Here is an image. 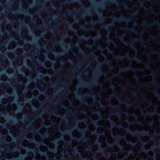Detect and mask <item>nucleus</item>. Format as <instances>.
Listing matches in <instances>:
<instances>
[{
  "instance_id": "1",
  "label": "nucleus",
  "mask_w": 160,
  "mask_h": 160,
  "mask_svg": "<svg viewBox=\"0 0 160 160\" xmlns=\"http://www.w3.org/2000/svg\"><path fill=\"white\" fill-rule=\"evenodd\" d=\"M114 57L118 60H122L126 58L128 61H136L140 63H143L144 61L143 59L139 58L138 55H135L133 56H131L129 54H125L123 56H119L115 55Z\"/></svg>"
},
{
  "instance_id": "2",
  "label": "nucleus",
  "mask_w": 160,
  "mask_h": 160,
  "mask_svg": "<svg viewBox=\"0 0 160 160\" xmlns=\"http://www.w3.org/2000/svg\"><path fill=\"white\" fill-rule=\"evenodd\" d=\"M118 38L121 41L122 43L124 45L130 47L131 49L135 51H137L138 49L134 45V44L137 41H141L142 40L141 38L140 37L137 39H134L132 40L131 42H130L125 40L123 35L118 37Z\"/></svg>"
},
{
  "instance_id": "3",
  "label": "nucleus",
  "mask_w": 160,
  "mask_h": 160,
  "mask_svg": "<svg viewBox=\"0 0 160 160\" xmlns=\"http://www.w3.org/2000/svg\"><path fill=\"white\" fill-rule=\"evenodd\" d=\"M91 56L93 57L94 58L98 61L96 62L95 61L93 60L92 61V63L96 64L98 65H102L104 63L108 64L110 63L111 61V59L108 58L106 55H105V56L106 57V58L104 59V60L101 61H99L98 56V55L96 53H92L91 55Z\"/></svg>"
},
{
  "instance_id": "4",
  "label": "nucleus",
  "mask_w": 160,
  "mask_h": 160,
  "mask_svg": "<svg viewBox=\"0 0 160 160\" xmlns=\"http://www.w3.org/2000/svg\"><path fill=\"white\" fill-rule=\"evenodd\" d=\"M139 12V10L138 9H137V11L132 14V17L130 18H127L124 17H122L120 18H118L116 16H114L112 18V19L115 21L118 22H122V21L126 22H128L129 21H131L132 20V18H134L136 16V15Z\"/></svg>"
},
{
  "instance_id": "5",
  "label": "nucleus",
  "mask_w": 160,
  "mask_h": 160,
  "mask_svg": "<svg viewBox=\"0 0 160 160\" xmlns=\"http://www.w3.org/2000/svg\"><path fill=\"white\" fill-rule=\"evenodd\" d=\"M78 151L80 153L82 157L83 158H85L87 156V158L88 160H92V158L91 155V154L88 156V152H87L84 151L83 148L82 146H78Z\"/></svg>"
},
{
  "instance_id": "6",
  "label": "nucleus",
  "mask_w": 160,
  "mask_h": 160,
  "mask_svg": "<svg viewBox=\"0 0 160 160\" xmlns=\"http://www.w3.org/2000/svg\"><path fill=\"white\" fill-rule=\"evenodd\" d=\"M112 132L114 135H115L117 134L122 135L125 133V131H124L122 128H118L116 127H113L112 129Z\"/></svg>"
},
{
  "instance_id": "7",
  "label": "nucleus",
  "mask_w": 160,
  "mask_h": 160,
  "mask_svg": "<svg viewBox=\"0 0 160 160\" xmlns=\"http://www.w3.org/2000/svg\"><path fill=\"white\" fill-rule=\"evenodd\" d=\"M136 129L138 131H141L143 129L146 131H149L151 129V127L147 124H145L143 127L140 124L136 125Z\"/></svg>"
},
{
  "instance_id": "8",
  "label": "nucleus",
  "mask_w": 160,
  "mask_h": 160,
  "mask_svg": "<svg viewBox=\"0 0 160 160\" xmlns=\"http://www.w3.org/2000/svg\"><path fill=\"white\" fill-rule=\"evenodd\" d=\"M126 138L128 141L133 143L136 142L138 140V139L135 136H132L131 134L130 133H128L126 134Z\"/></svg>"
},
{
  "instance_id": "9",
  "label": "nucleus",
  "mask_w": 160,
  "mask_h": 160,
  "mask_svg": "<svg viewBox=\"0 0 160 160\" xmlns=\"http://www.w3.org/2000/svg\"><path fill=\"white\" fill-rule=\"evenodd\" d=\"M72 61V60L71 58V62ZM71 70H134V69H74L72 68V67L71 66Z\"/></svg>"
},
{
  "instance_id": "10",
  "label": "nucleus",
  "mask_w": 160,
  "mask_h": 160,
  "mask_svg": "<svg viewBox=\"0 0 160 160\" xmlns=\"http://www.w3.org/2000/svg\"><path fill=\"white\" fill-rule=\"evenodd\" d=\"M105 136L106 137L107 141L110 144L112 143L113 142V139L112 137L111 136V133L109 130H107L105 131Z\"/></svg>"
},
{
  "instance_id": "11",
  "label": "nucleus",
  "mask_w": 160,
  "mask_h": 160,
  "mask_svg": "<svg viewBox=\"0 0 160 160\" xmlns=\"http://www.w3.org/2000/svg\"><path fill=\"white\" fill-rule=\"evenodd\" d=\"M147 98L148 99H152V101L153 102L157 103L158 101V98L157 97H155L154 96V94L153 92H149L147 95Z\"/></svg>"
},
{
  "instance_id": "12",
  "label": "nucleus",
  "mask_w": 160,
  "mask_h": 160,
  "mask_svg": "<svg viewBox=\"0 0 160 160\" xmlns=\"http://www.w3.org/2000/svg\"><path fill=\"white\" fill-rule=\"evenodd\" d=\"M71 83H72L71 84V92H72L76 90L75 86L78 83V81L76 78H75L72 82L71 81Z\"/></svg>"
},
{
  "instance_id": "13",
  "label": "nucleus",
  "mask_w": 160,
  "mask_h": 160,
  "mask_svg": "<svg viewBox=\"0 0 160 160\" xmlns=\"http://www.w3.org/2000/svg\"><path fill=\"white\" fill-rule=\"evenodd\" d=\"M134 114L137 116H138V120L140 122H142L143 120V117L142 116H140L141 113V111L139 109H136L134 111Z\"/></svg>"
},
{
  "instance_id": "14",
  "label": "nucleus",
  "mask_w": 160,
  "mask_h": 160,
  "mask_svg": "<svg viewBox=\"0 0 160 160\" xmlns=\"http://www.w3.org/2000/svg\"><path fill=\"white\" fill-rule=\"evenodd\" d=\"M91 108L85 104H83L81 107L82 110L86 112L88 115L91 114Z\"/></svg>"
},
{
  "instance_id": "15",
  "label": "nucleus",
  "mask_w": 160,
  "mask_h": 160,
  "mask_svg": "<svg viewBox=\"0 0 160 160\" xmlns=\"http://www.w3.org/2000/svg\"><path fill=\"white\" fill-rule=\"evenodd\" d=\"M113 93L112 89L111 88H108L106 92L102 93L101 94L102 96L103 97L107 98L108 95H112Z\"/></svg>"
},
{
  "instance_id": "16",
  "label": "nucleus",
  "mask_w": 160,
  "mask_h": 160,
  "mask_svg": "<svg viewBox=\"0 0 160 160\" xmlns=\"http://www.w3.org/2000/svg\"><path fill=\"white\" fill-rule=\"evenodd\" d=\"M153 119L154 121V125L155 126H158L159 125V122L158 120L159 119V116L157 114L154 115L153 116Z\"/></svg>"
},
{
  "instance_id": "17",
  "label": "nucleus",
  "mask_w": 160,
  "mask_h": 160,
  "mask_svg": "<svg viewBox=\"0 0 160 160\" xmlns=\"http://www.w3.org/2000/svg\"><path fill=\"white\" fill-rule=\"evenodd\" d=\"M160 24V22L159 21H153L152 23H147L145 24V26L146 27H150L154 25H158Z\"/></svg>"
},
{
  "instance_id": "18",
  "label": "nucleus",
  "mask_w": 160,
  "mask_h": 160,
  "mask_svg": "<svg viewBox=\"0 0 160 160\" xmlns=\"http://www.w3.org/2000/svg\"><path fill=\"white\" fill-rule=\"evenodd\" d=\"M98 124L99 126H103L104 125L105 126H109L110 125V123L108 121H104L103 120H99L98 122Z\"/></svg>"
},
{
  "instance_id": "19",
  "label": "nucleus",
  "mask_w": 160,
  "mask_h": 160,
  "mask_svg": "<svg viewBox=\"0 0 160 160\" xmlns=\"http://www.w3.org/2000/svg\"><path fill=\"white\" fill-rule=\"evenodd\" d=\"M72 134L73 136L77 139H79L81 137V133L78 130L73 131Z\"/></svg>"
},
{
  "instance_id": "20",
  "label": "nucleus",
  "mask_w": 160,
  "mask_h": 160,
  "mask_svg": "<svg viewBox=\"0 0 160 160\" xmlns=\"http://www.w3.org/2000/svg\"><path fill=\"white\" fill-rule=\"evenodd\" d=\"M124 81V80L120 79L118 76L114 77L112 79V82L113 83L116 82H120Z\"/></svg>"
},
{
  "instance_id": "21",
  "label": "nucleus",
  "mask_w": 160,
  "mask_h": 160,
  "mask_svg": "<svg viewBox=\"0 0 160 160\" xmlns=\"http://www.w3.org/2000/svg\"><path fill=\"white\" fill-rule=\"evenodd\" d=\"M79 91L83 94H84L88 92L89 91V89L87 88H79Z\"/></svg>"
},
{
  "instance_id": "22",
  "label": "nucleus",
  "mask_w": 160,
  "mask_h": 160,
  "mask_svg": "<svg viewBox=\"0 0 160 160\" xmlns=\"http://www.w3.org/2000/svg\"><path fill=\"white\" fill-rule=\"evenodd\" d=\"M97 138V137L96 135L93 134L91 135V136L89 138L90 139V143L91 144H93L94 142L96 140Z\"/></svg>"
},
{
  "instance_id": "23",
  "label": "nucleus",
  "mask_w": 160,
  "mask_h": 160,
  "mask_svg": "<svg viewBox=\"0 0 160 160\" xmlns=\"http://www.w3.org/2000/svg\"><path fill=\"white\" fill-rule=\"evenodd\" d=\"M152 79V77L151 75H149L146 76L142 80V81L143 82L147 81H151Z\"/></svg>"
},
{
  "instance_id": "24",
  "label": "nucleus",
  "mask_w": 160,
  "mask_h": 160,
  "mask_svg": "<svg viewBox=\"0 0 160 160\" xmlns=\"http://www.w3.org/2000/svg\"><path fill=\"white\" fill-rule=\"evenodd\" d=\"M109 110V108L108 107H107L106 108V110L104 112H103V110L102 109H100V112L101 113L102 117H103V116L105 115H107Z\"/></svg>"
},
{
  "instance_id": "25",
  "label": "nucleus",
  "mask_w": 160,
  "mask_h": 160,
  "mask_svg": "<svg viewBox=\"0 0 160 160\" xmlns=\"http://www.w3.org/2000/svg\"><path fill=\"white\" fill-rule=\"evenodd\" d=\"M111 103L113 105H117L118 104L119 102L116 98L113 97L111 99Z\"/></svg>"
},
{
  "instance_id": "26",
  "label": "nucleus",
  "mask_w": 160,
  "mask_h": 160,
  "mask_svg": "<svg viewBox=\"0 0 160 160\" xmlns=\"http://www.w3.org/2000/svg\"><path fill=\"white\" fill-rule=\"evenodd\" d=\"M150 139L148 136L145 135L143 136L141 138L142 141L144 142H146L148 141Z\"/></svg>"
},
{
  "instance_id": "27",
  "label": "nucleus",
  "mask_w": 160,
  "mask_h": 160,
  "mask_svg": "<svg viewBox=\"0 0 160 160\" xmlns=\"http://www.w3.org/2000/svg\"><path fill=\"white\" fill-rule=\"evenodd\" d=\"M99 49L103 50L106 51L107 52L110 54H112L113 53L112 51L109 48H107L104 49L103 48H102V47H100L99 48Z\"/></svg>"
},
{
  "instance_id": "28",
  "label": "nucleus",
  "mask_w": 160,
  "mask_h": 160,
  "mask_svg": "<svg viewBox=\"0 0 160 160\" xmlns=\"http://www.w3.org/2000/svg\"><path fill=\"white\" fill-rule=\"evenodd\" d=\"M125 149L127 151L130 150L132 148V145L129 144H126L124 146Z\"/></svg>"
},
{
  "instance_id": "29",
  "label": "nucleus",
  "mask_w": 160,
  "mask_h": 160,
  "mask_svg": "<svg viewBox=\"0 0 160 160\" xmlns=\"http://www.w3.org/2000/svg\"><path fill=\"white\" fill-rule=\"evenodd\" d=\"M80 103V101L78 99L75 100L73 102V104L75 106H78Z\"/></svg>"
},
{
  "instance_id": "30",
  "label": "nucleus",
  "mask_w": 160,
  "mask_h": 160,
  "mask_svg": "<svg viewBox=\"0 0 160 160\" xmlns=\"http://www.w3.org/2000/svg\"><path fill=\"white\" fill-rule=\"evenodd\" d=\"M78 144V141L75 139H73L71 143V145L73 147H74L76 146Z\"/></svg>"
},
{
  "instance_id": "31",
  "label": "nucleus",
  "mask_w": 160,
  "mask_h": 160,
  "mask_svg": "<svg viewBox=\"0 0 160 160\" xmlns=\"http://www.w3.org/2000/svg\"><path fill=\"white\" fill-rule=\"evenodd\" d=\"M88 128L91 131H94L95 129V126L92 123L90 124L88 126Z\"/></svg>"
},
{
  "instance_id": "32",
  "label": "nucleus",
  "mask_w": 160,
  "mask_h": 160,
  "mask_svg": "<svg viewBox=\"0 0 160 160\" xmlns=\"http://www.w3.org/2000/svg\"><path fill=\"white\" fill-rule=\"evenodd\" d=\"M98 140L99 142L101 143L103 142H105V137L103 135H101L99 136Z\"/></svg>"
},
{
  "instance_id": "33",
  "label": "nucleus",
  "mask_w": 160,
  "mask_h": 160,
  "mask_svg": "<svg viewBox=\"0 0 160 160\" xmlns=\"http://www.w3.org/2000/svg\"><path fill=\"white\" fill-rule=\"evenodd\" d=\"M117 159V155L115 153L111 154L109 158V160H116Z\"/></svg>"
},
{
  "instance_id": "34",
  "label": "nucleus",
  "mask_w": 160,
  "mask_h": 160,
  "mask_svg": "<svg viewBox=\"0 0 160 160\" xmlns=\"http://www.w3.org/2000/svg\"><path fill=\"white\" fill-rule=\"evenodd\" d=\"M98 148V145L96 144H94L92 146V152H95L96 151Z\"/></svg>"
},
{
  "instance_id": "35",
  "label": "nucleus",
  "mask_w": 160,
  "mask_h": 160,
  "mask_svg": "<svg viewBox=\"0 0 160 160\" xmlns=\"http://www.w3.org/2000/svg\"><path fill=\"white\" fill-rule=\"evenodd\" d=\"M100 90V88L99 86H94V88L92 89V91L94 93H96L98 92Z\"/></svg>"
},
{
  "instance_id": "36",
  "label": "nucleus",
  "mask_w": 160,
  "mask_h": 160,
  "mask_svg": "<svg viewBox=\"0 0 160 160\" xmlns=\"http://www.w3.org/2000/svg\"><path fill=\"white\" fill-rule=\"evenodd\" d=\"M91 117L92 119L94 120H98L99 118L98 115L96 114H92Z\"/></svg>"
},
{
  "instance_id": "37",
  "label": "nucleus",
  "mask_w": 160,
  "mask_h": 160,
  "mask_svg": "<svg viewBox=\"0 0 160 160\" xmlns=\"http://www.w3.org/2000/svg\"><path fill=\"white\" fill-rule=\"evenodd\" d=\"M129 129L132 131H134L136 129V125L133 124H131L129 127Z\"/></svg>"
},
{
  "instance_id": "38",
  "label": "nucleus",
  "mask_w": 160,
  "mask_h": 160,
  "mask_svg": "<svg viewBox=\"0 0 160 160\" xmlns=\"http://www.w3.org/2000/svg\"><path fill=\"white\" fill-rule=\"evenodd\" d=\"M109 40L110 41L109 42V43H111L114 45L116 48H117L118 47V45L117 44L116 42L114 40H112L110 38H109Z\"/></svg>"
},
{
  "instance_id": "39",
  "label": "nucleus",
  "mask_w": 160,
  "mask_h": 160,
  "mask_svg": "<svg viewBox=\"0 0 160 160\" xmlns=\"http://www.w3.org/2000/svg\"><path fill=\"white\" fill-rule=\"evenodd\" d=\"M111 119L113 121L115 122H117L118 120V117L115 115H112L111 117Z\"/></svg>"
},
{
  "instance_id": "40",
  "label": "nucleus",
  "mask_w": 160,
  "mask_h": 160,
  "mask_svg": "<svg viewBox=\"0 0 160 160\" xmlns=\"http://www.w3.org/2000/svg\"><path fill=\"white\" fill-rule=\"evenodd\" d=\"M121 109L123 111H126L127 109V107L126 105L124 104H122L120 105Z\"/></svg>"
},
{
  "instance_id": "41",
  "label": "nucleus",
  "mask_w": 160,
  "mask_h": 160,
  "mask_svg": "<svg viewBox=\"0 0 160 160\" xmlns=\"http://www.w3.org/2000/svg\"><path fill=\"white\" fill-rule=\"evenodd\" d=\"M85 118V116L83 113H81L80 114L78 117V119H84Z\"/></svg>"
},
{
  "instance_id": "42",
  "label": "nucleus",
  "mask_w": 160,
  "mask_h": 160,
  "mask_svg": "<svg viewBox=\"0 0 160 160\" xmlns=\"http://www.w3.org/2000/svg\"><path fill=\"white\" fill-rule=\"evenodd\" d=\"M85 137L88 138H89L91 136V133L90 131H87L85 133Z\"/></svg>"
},
{
  "instance_id": "43",
  "label": "nucleus",
  "mask_w": 160,
  "mask_h": 160,
  "mask_svg": "<svg viewBox=\"0 0 160 160\" xmlns=\"http://www.w3.org/2000/svg\"><path fill=\"white\" fill-rule=\"evenodd\" d=\"M78 126L80 129H82L85 127L86 126L84 123L83 122H80L79 123Z\"/></svg>"
},
{
  "instance_id": "44",
  "label": "nucleus",
  "mask_w": 160,
  "mask_h": 160,
  "mask_svg": "<svg viewBox=\"0 0 160 160\" xmlns=\"http://www.w3.org/2000/svg\"><path fill=\"white\" fill-rule=\"evenodd\" d=\"M139 5L141 7L145 9H147V7L144 6V3L142 1H140L139 2Z\"/></svg>"
},
{
  "instance_id": "45",
  "label": "nucleus",
  "mask_w": 160,
  "mask_h": 160,
  "mask_svg": "<svg viewBox=\"0 0 160 160\" xmlns=\"http://www.w3.org/2000/svg\"><path fill=\"white\" fill-rule=\"evenodd\" d=\"M124 156V154L122 152H119L118 154L117 158L119 159H122Z\"/></svg>"
},
{
  "instance_id": "46",
  "label": "nucleus",
  "mask_w": 160,
  "mask_h": 160,
  "mask_svg": "<svg viewBox=\"0 0 160 160\" xmlns=\"http://www.w3.org/2000/svg\"><path fill=\"white\" fill-rule=\"evenodd\" d=\"M111 23H108V25H105L104 27L107 29L108 32L110 33L111 32V30L109 29V27L112 26Z\"/></svg>"
},
{
  "instance_id": "47",
  "label": "nucleus",
  "mask_w": 160,
  "mask_h": 160,
  "mask_svg": "<svg viewBox=\"0 0 160 160\" xmlns=\"http://www.w3.org/2000/svg\"><path fill=\"white\" fill-rule=\"evenodd\" d=\"M104 129L102 127H99L97 128V132L98 133H101L103 132Z\"/></svg>"
},
{
  "instance_id": "48",
  "label": "nucleus",
  "mask_w": 160,
  "mask_h": 160,
  "mask_svg": "<svg viewBox=\"0 0 160 160\" xmlns=\"http://www.w3.org/2000/svg\"><path fill=\"white\" fill-rule=\"evenodd\" d=\"M93 99L92 97H89L87 99V102L89 104H92L93 102Z\"/></svg>"
},
{
  "instance_id": "49",
  "label": "nucleus",
  "mask_w": 160,
  "mask_h": 160,
  "mask_svg": "<svg viewBox=\"0 0 160 160\" xmlns=\"http://www.w3.org/2000/svg\"><path fill=\"white\" fill-rule=\"evenodd\" d=\"M119 150V148L116 145H115L113 147V150L115 152H118Z\"/></svg>"
},
{
  "instance_id": "50",
  "label": "nucleus",
  "mask_w": 160,
  "mask_h": 160,
  "mask_svg": "<svg viewBox=\"0 0 160 160\" xmlns=\"http://www.w3.org/2000/svg\"><path fill=\"white\" fill-rule=\"evenodd\" d=\"M101 103L104 106H105L107 104V100L104 98L101 99Z\"/></svg>"
},
{
  "instance_id": "51",
  "label": "nucleus",
  "mask_w": 160,
  "mask_h": 160,
  "mask_svg": "<svg viewBox=\"0 0 160 160\" xmlns=\"http://www.w3.org/2000/svg\"><path fill=\"white\" fill-rule=\"evenodd\" d=\"M122 126V127L126 128L128 127V123L125 121H123L121 123Z\"/></svg>"
},
{
  "instance_id": "52",
  "label": "nucleus",
  "mask_w": 160,
  "mask_h": 160,
  "mask_svg": "<svg viewBox=\"0 0 160 160\" xmlns=\"http://www.w3.org/2000/svg\"><path fill=\"white\" fill-rule=\"evenodd\" d=\"M120 143L122 146H125L126 144V142L124 139H121L120 141Z\"/></svg>"
},
{
  "instance_id": "53",
  "label": "nucleus",
  "mask_w": 160,
  "mask_h": 160,
  "mask_svg": "<svg viewBox=\"0 0 160 160\" xmlns=\"http://www.w3.org/2000/svg\"><path fill=\"white\" fill-rule=\"evenodd\" d=\"M140 157H141L142 158H146L147 157V155L146 153H145L144 152H141L140 153Z\"/></svg>"
},
{
  "instance_id": "54",
  "label": "nucleus",
  "mask_w": 160,
  "mask_h": 160,
  "mask_svg": "<svg viewBox=\"0 0 160 160\" xmlns=\"http://www.w3.org/2000/svg\"><path fill=\"white\" fill-rule=\"evenodd\" d=\"M128 120L129 122H133L135 120V118L133 116H130L128 117Z\"/></svg>"
},
{
  "instance_id": "55",
  "label": "nucleus",
  "mask_w": 160,
  "mask_h": 160,
  "mask_svg": "<svg viewBox=\"0 0 160 160\" xmlns=\"http://www.w3.org/2000/svg\"><path fill=\"white\" fill-rule=\"evenodd\" d=\"M130 31L131 32L135 34H139V31L135 29H132Z\"/></svg>"
},
{
  "instance_id": "56",
  "label": "nucleus",
  "mask_w": 160,
  "mask_h": 160,
  "mask_svg": "<svg viewBox=\"0 0 160 160\" xmlns=\"http://www.w3.org/2000/svg\"><path fill=\"white\" fill-rule=\"evenodd\" d=\"M151 147L150 146L148 143L145 144L144 146V148L146 150L149 149Z\"/></svg>"
},
{
  "instance_id": "57",
  "label": "nucleus",
  "mask_w": 160,
  "mask_h": 160,
  "mask_svg": "<svg viewBox=\"0 0 160 160\" xmlns=\"http://www.w3.org/2000/svg\"><path fill=\"white\" fill-rule=\"evenodd\" d=\"M105 80V77L104 76H102L99 79V82H104Z\"/></svg>"
},
{
  "instance_id": "58",
  "label": "nucleus",
  "mask_w": 160,
  "mask_h": 160,
  "mask_svg": "<svg viewBox=\"0 0 160 160\" xmlns=\"http://www.w3.org/2000/svg\"><path fill=\"white\" fill-rule=\"evenodd\" d=\"M148 112H153L154 110V107L152 106L150 107H149L148 108Z\"/></svg>"
},
{
  "instance_id": "59",
  "label": "nucleus",
  "mask_w": 160,
  "mask_h": 160,
  "mask_svg": "<svg viewBox=\"0 0 160 160\" xmlns=\"http://www.w3.org/2000/svg\"><path fill=\"white\" fill-rule=\"evenodd\" d=\"M146 120L148 121H151L152 120V118L149 115H147L146 116Z\"/></svg>"
},
{
  "instance_id": "60",
  "label": "nucleus",
  "mask_w": 160,
  "mask_h": 160,
  "mask_svg": "<svg viewBox=\"0 0 160 160\" xmlns=\"http://www.w3.org/2000/svg\"><path fill=\"white\" fill-rule=\"evenodd\" d=\"M136 155H138V157H135V158L136 160H141L140 158V155L139 154L136 153L134 154V156H136Z\"/></svg>"
},
{
  "instance_id": "61",
  "label": "nucleus",
  "mask_w": 160,
  "mask_h": 160,
  "mask_svg": "<svg viewBox=\"0 0 160 160\" xmlns=\"http://www.w3.org/2000/svg\"><path fill=\"white\" fill-rule=\"evenodd\" d=\"M89 77V76H86L83 75V77L82 78V79L86 81H87Z\"/></svg>"
},
{
  "instance_id": "62",
  "label": "nucleus",
  "mask_w": 160,
  "mask_h": 160,
  "mask_svg": "<svg viewBox=\"0 0 160 160\" xmlns=\"http://www.w3.org/2000/svg\"><path fill=\"white\" fill-rule=\"evenodd\" d=\"M148 154L150 157H152L153 155V153L152 151H149L148 152Z\"/></svg>"
},
{
  "instance_id": "63",
  "label": "nucleus",
  "mask_w": 160,
  "mask_h": 160,
  "mask_svg": "<svg viewBox=\"0 0 160 160\" xmlns=\"http://www.w3.org/2000/svg\"><path fill=\"white\" fill-rule=\"evenodd\" d=\"M122 7L124 8H129V6L127 3H125L122 6Z\"/></svg>"
},
{
  "instance_id": "64",
  "label": "nucleus",
  "mask_w": 160,
  "mask_h": 160,
  "mask_svg": "<svg viewBox=\"0 0 160 160\" xmlns=\"http://www.w3.org/2000/svg\"><path fill=\"white\" fill-rule=\"evenodd\" d=\"M156 160H160V155L158 154L156 156Z\"/></svg>"
}]
</instances>
